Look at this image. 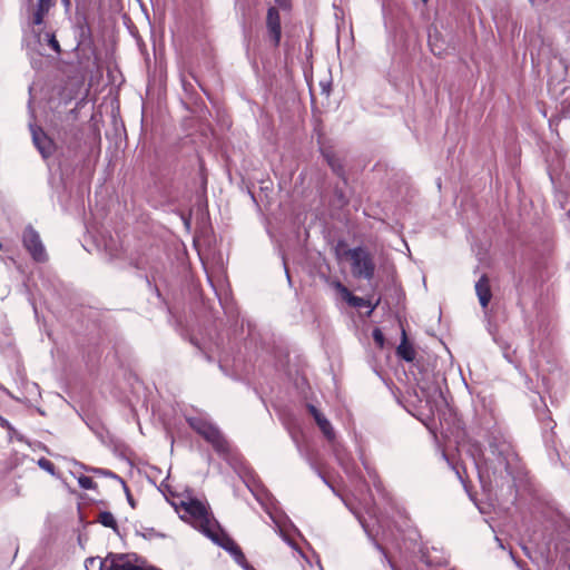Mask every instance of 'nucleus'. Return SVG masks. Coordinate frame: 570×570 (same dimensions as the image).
I'll use <instances>...</instances> for the list:
<instances>
[{
    "label": "nucleus",
    "instance_id": "obj_1",
    "mask_svg": "<svg viewBox=\"0 0 570 570\" xmlns=\"http://www.w3.org/2000/svg\"><path fill=\"white\" fill-rule=\"evenodd\" d=\"M180 508L183 519L188 520L196 529L206 534L212 528H218L217 522L208 512L206 505L198 500L183 501Z\"/></svg>",
    "mask_w": 570,
    "mask_h": 570
},
{
    "label": "nucleus",
    "instance_id": "obj_2",
    "mask_svg": "<svg viewBox=\"0 0 570 570\" xmlns=\"http://www.w3.org/2000/svg\"><path fill=\"white\" fill-rule=\"evenodd\" d=\"M188 423L193 430L213 445L219 455L226 456L229 453L228 441L215 425L197 417L188 419Z\"/></svg>",
    "mask_w": 570,
    "mask_h": 570
},
{
    "label": "nucleus",
    "instance_id": "obj_3",
    "mask_svg": "<svg viewBox=\"0 0 570 570\" xmlns=\"http://www.w3.org/2000/svg\"><path fill=\"white\" fill-rule=\"evenodd\" d=\"M351 261L352 274L354 277L372 279L375 272V264L371 254L363 247L351 248L346 252Z\"/></svg>",
    "mask_w": 570,
    "mask_h": 570
},
{
    "label": "nucleus",
    "instance_id": "obj_4",
    "mask_svg": "<svg viewBox=\"0 0 570 570\" xmlns=\"http://www.w3.org/2000/svg\"><path fill=\"white\" fill-rule=\"evenodd\" d=\"M22 243L24 248L29 252L36 262L43 263L48 259V255L41 242L40 235L32 226H28L24 229L22 235Z\"/></svg>",
    "mask_w": 570,
    "mask_h": 570
},
{
    "label": "nucleus",
    "instance_id": "obj_5",
    "mask_svg": "<svg viewBox=\"0 0 570 570\" xmlns=\"http://www.w3.org/2000/svg\"><path fill=\"white\" fill-rule=\"evenodd\" d=\"M213 542L228 551L238 564L245 563V556L236 542L218 528H212L206 534Z\"/></svg>",
    "mask_w": 570,
    "mask_h": 570
},
{
    "label": "nucleus",
    "instance_id": "obj_6",
    "mask_svg": "<svg viewBox=\"0 0 570 570\" xmlns=\"http://www.w3.org/2000/svg\"><path fill=\"white\" fill-rule=\"evenodd\" d=\"M30 131L32 136V141L41 156L43 158H48L52 155L55 150V145L52 140L46 135V132L36 125H30Z\"/></svg>",
    "mask_w": 570,
    "mask_h": 570
},
{
    "label": "nucleus",
    "instance_id": "obj_7",
    "mask_svg": "<svg viewBox=\"0 0 570 570\" xmlns=\"http://www.w3.org/2000/svg\"><path fill=\"white\" fill-rule=\"evenodd\" d=\"M266 28L272 42L275 47L279 45L282 36L281 17L279 12L275 7H271L267 10L266 16Z\"/></svg>",
    "mask_w": 570,
    "mask_h": 570
},
{
    "label": "nucleus",
    "instance_id": "obj_8",
    "mask_svg": "<svg viewBox=\"0 0 570 570\" xmlns=\"http://www.w3.org/2000/svg\"><path fill=\"white\" fill-rule=\"evenodd\" d=\"M475 293L482 308H487L492 298V292L490 287V279L485 274H483L475 283Z\"/></svg>",
    "mask_w": 570,
    "mask_h": 570
},
{
    "label": "nucleus",
    "instance_id": "obj_9",
    "mask_svg": "<svg viewBox=\"0 0 570 570\" xmlns=\"http://www.w3.org/2000/svg\"><path fill=\"white\" fill-rule=\"evenodd\" d=\"M396 353L406 362H412L415 357V352L412 345L407 343L405 331L402 332V342L397 346Z\"/></svg>",
    "mask_w": 570,
    "mask_h": 570
},
{
    "label": "nucleus",
    "instance_id": "obj_10",
    "mask_svg": "<svg viewBox=\"0 0 570 570\" xmlns=\"http://www.w3.org/2000/svg\"><path fill=\"white\" fill-rule=\"evenodd\" d=\"M315 422L328 441H333L335 439L334 429L331 422L323 414L320 417L316 416Z\"/></svg>",
    "mask_w": 570,
    "mask_h": 570
},
{
    "label": "nucleus",
    "instance_id": "obj_11",
    "mask_svg": "<svg viewBox=\"0 0 570 570\" xmlns=\"http://www.w3.org/2000/svg\"><path fill=\"white\" fill-rule=\"evenodd\" d=\"M0 426L9 432V440L16 439L19 442H26V439L20 434L10 422L0 415Z\"/></svg>",
    "mask_w": 570,
    "mask_h": 570
},
{
    "label": "nucleus",
    "instance_id": "obj_12",
    "mask_svg": "<svg viewBox=\"0 0 570 570\" xmlns=\"http://www.w3.org/2000/svg\"><path fill=\"white\" fill-rule=\"evenodd\" d=\"M350 305L353 306V307H358V308H361V307H370V312L368 313H372L375 309V307L379 305V301L375 304H372L367 299H364L362 297L353 295V297H351Z\"/></svg>",
    "mask_w": 570,
    "mask_h": 570
},
{
    "label": "nucleus",
    "instance_id": "obj_13",
    "mask_svg": "<svg viewBox=\"0 0 570 570\" xmlns=\"http://www.w3.org/2000/svg\"><path fill=\"white\" fill-rule=\"evenodd\" d=\"M98 520L104 527L111 528L114 530L117 528V521L114 514L109 511L100 512Z\"/></svg>",
    "mask_w": 570,
    "mask_h": 570
},
{
    "label": "nucleus",
    "instance_id": "obj_14",
    "mask_svg": "<svg viewBox=\"0 0 570 570\" xmlns=\"http://www.w3.org/2000/svg\"><path fill=\"white\" fill-rule=\"evenodd\" d=\"M333 287L341 294L343 299H345L350 304L353 294L348 291V288L338 281L333 283Z\"/></svg>",
    "mask_w": 570,
    "mask_h": 570
},
{
    "label": "nucleus",
    "instance_id": "obj_15",
    "mask_svg": "<svg viewBox=\"0 0 570 570\" xmlns=\"http://www.w3.org/2000/svg\"><path fill=\"white\" fill-rule=\"evenodd\" d=\"M500 455H502V462L504 463V468L508 474H512L511 464L514 460H517V455L509 451L507 454L503 455V451L500 452Z\"/></svg>",
    "mask_w": 570,
    "mask_h": 570
},
{
    "label": "nucleus",
    "instance_id": "obj_16",
    "mask_svg": "<svg viewBox=\"0 0 570 570\" xmlns=\"http://www.w3.org/2000/svg\"><path fill=\"white\" fill-rule=\"evenodd\" d=\"M38 465L40 469L45 470L46 472L50 473L51 475H55L56 474V466L55 464L49 461L48 459L46 458H40L38 460Z\"/></svg>",
    "mask_w": 570,
    "mask_h": 570
},
{
    "label": "nucleus",
    "instance_id": "obj_17",
    "mask_svg": "<svg viewBox=\"0 0 570 570\" xmlns=\"http://www.w3.org/2000/svg\"><path fill=\"white\" fill-rule=\"evenodd\" d=\"M78 483L82 489L86 490L92 489L95 484L94 480L89 476H80Z\"/></svg>",
    "mask_w": 570,
    "mask_h": 570
},
{
    "label": "nucleus",
    "instance_id": "obj_18",
    "mask_svg": "<svg viewBox=\"0 0 570 570\" xmlns=\"http://www.w3.org/2000/svg\"><path fill=\"white\" fill-rule=\"evenodd\" d=\"M47 39H48V45L57 52L59 53L60 52V46H59V42L58 40L56 39V37L53 35H50V33H47L46 35Z\"/></svg>",
    "mask_w": 570,
    "mask_h": 570
},
{
    "label": "nucleus",
    "instance_id": "obj_19",
    "mask_svg": "<svg viewBox=\"0 0 570 570\" xmlns=\"http://www.w3.org/2000/svg\"><path fill=\"white\" fill-rule=\"evenodd\" d=\"M373 338H374V342L380 346L382 347L384 345V335L382 333L381 330L379 328H375L373 331Z\"/></svg>",
    "mask_w": 570,
    "mask_h": 570
},
{
    "label": "nucleus",
    "instance_id": "obj_20",
    "mask_svg": "<svg viewBox=\"0 0 570 570\" xmlns=\"http://www.w3.org/2000/svg\"><path fill=\"white\" fill-rule=\"evenodd\" d=\"M46 11L36 9L32 18L33 24H41L43 21V17L46 16Z\"/></svg>",
    "mask_w": 570,
    "mask_h": 570
},
{
    "label": "nucleus",
    "instance_id": "obj_21",
    "mask_svg": "<svg viewBox=\"0 0 570 570\" xmlns=\"http://www.w3.org/2000/svg\"><path fill=\"white\" fill-rule=\"evenodd\" d=\"M52 3V0H38L37 9L48 12Z\"/></svg>",
    "mask_w": 570,
    "mask_h": 570
},
{
    "label": "nucleus",
    "instance_id": "obj_22",
    "mask_svg": "<svg viewBox=\"0 0 570 570\" xmlns=\"http://www.w3.org/2000/svg\"><path fill=\"white\" fill-rule=\"evenodd\" d=\"M307 409L309 413L313 415L314 420H316V416L320 417L322 415V413L313 404H308Z\"/></svg>",
    "mask_w": 570,
    "mask_h": 570
},
{
    "label": "nucleus",
    "instance_id": "obj_23",
    "mask_svg": "<svg viewBox=\"0 0 570 570\" xmlns=\"http://www.w3.org/2000/svg\"><path fill=\"white\" fill-rule=\"evenodd\" d=\"M557 62L560 66V68L562 69V72L566 73L567 65H566L564 60L563 59H558Z\"/></svg>",
    "mask_w": 570,
    "mask_h": 570
},
{
    "label": "nucleus",
    "instance_id": "obj_24",
    "mask_svg": "<svg viewBox=\"0 0 570 570\" xmlns=\"http://www.w3.org/2000/svg\"><path fill=\"white\" fill-rule=\"evenodd\" d=\"M275 2L282 8L288 7V0H275Z\"/></svg>",
    "mask_w": 570,
    "mask_h": 570
},
{
    "label": "nucleus",
    "instance_id": "obj_25",
    "mask_svg": "<svg viewBox=\"0 0 570 570\" xmlns=\"http://www.w3.org/2000/svg\"><path fill=\"white\" fill-rule=\"evenodd\" d=\"M245 570H255L254 568H252L247 561L245 560V563L244 564H240Z\"/></svg>",
    "mask_w": 570,
    "mask_h": 570
},
{
    "label": "nucleus",
    "instance_id": "obj_26",
    "mask_svg": "<svg viewBox=\"0 0 570 570\" xmlns=\"http://www.w3.org/2000/svg\"><path fill=\"white\" fill-rule=\"evenodd\" d=\"M375 547L377 548V550H380L386 557L383 548L377 542H375Z\"/></svg>",
    "mask_w": 570,
    "mask_h": 570
},
{
    "label": "nucleus",
    "instance_id": "obj_27",
    "mask_svg": "<svg viewBox=\"0 0 570 570\" xmlns=\"http://www.w3.org/2000/svg\"><path fill=\"white\" fill-rule=\"evenodd\" d=\"M322 479H323L324 483H326L332 490H334L333 487L327 482V480L324 476H322Z\"/></svg>",
    "mask_w": 570,
    "mask_h": 570
},
{
    "label": "nucleus",
    "instance_id": "obj_28",
    "mask_svg": "<svg viewBox=\"0 0 570 570\" xmlns=\"http://www.w3.org/2000/svg\"><path fill=\"white\" fill-rule=\"evenodd\" d=\"M497 542L499 543V546H500L501 548H504V547H503V544H502V542H501V540H500L499 538H497Z\"/></svg>",
    "mask_w": 570,
    "mask_h": 570
},
{
    "label": "nucleus",
    "instance_id": "obj_29",
    "mask_svg": "<svg viewBox=\"0 0 570 570\" xmlns=\"http://www.w3.org/2000/svg\"><path fill=\"white\" fill-rule=\"evenodd\" d=\"M328 163H330L331 167H333V169L336 170L334 164H332V161H330V160H328Z\"/></svg>",
    "mask_w": 570,
    "mask_h": 570
},
{
    "label": "nucleus",
    "instance_id": "obj_30",
    "mask_svg": "<svg viewBox=\"0 0 570 570\" xmlns=\"http://www.w3.org/2000/svg\"><path fill=\"white\" fill-rule=\"evenodd\" d=\"M128 500H129V503H130L131 505H134L132 500L130 499V497H128Z\"/></svg>",
    "mask_w": 570,
    "mask_h": 570
},
{
    "label": "nucleus",
    "instance_id": "obj_31",
    "mask_svg": "<svg viewBox=\"0 0 570 570\" xmlns=\"http://www.w3.org/2000/svg\"><path fill=\"white\" fill-rule=\"evenodd\" d=\"M422 2H423V3H426V2H428V0H422Z\"/></svg>",
    "mask_w": 570,
    "mask_h": 570
},
{
    "label": "nucleus",
    "instance_id": "obj_32",
    "mask_svg": "<svg viewBox=\"0 0 570 570\" xmlns=\"http://www.w3.org/2000/svg\"><path fill=\"white\" fill-rule=\"evenodd\" d=\"M2 248V243L0 242V249Z\"/></svg>",
    "mask_w": 570,
    "mask_h": 570
}]
</instances>
